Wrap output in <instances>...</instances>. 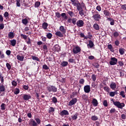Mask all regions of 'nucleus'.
Wrapping results in <instances>:
<instances>
[{"label": "nucleus", "mask_w": 126, "mask_h": 126, "mask_svg": "<svg viewBox=\"0 0 126 126\" xmlns=\"http://www.w3.org/2000/svg\"><path fill=\"white\" fill-rule=\"evenodd\" d=\"M23 89H25V90H29V87L27 85H23Z\"/></svg>", "instance_id": "nucleus-62"}, {"label": "nucleus", "mask_w": 126, "mask_h": 126, "mask_svg": "<svg viewBox=\"0 0 126 126\" xmlns=\"http://www.w3.org/2000/svg\"><path fill=\"white\" fill-rule=\"evenodd\" d=\"M29 126H38V124L34 119H31L29 122Z\"/></svg>", "instance_id": "nucleus-13"}, {"label": "nucleus", "mask_w": 126, "mask_h": 126, "mask_svg": "<svg viewBox=\"0 0 126 126\" xmlns=\"http://www.w3.org/2000/svg\"><path fill=\"white\" fill-rule=\"evenodd\" d=\"M10 42L11 43V46L13 47H15V45H16V39H13L10 40Z\"/></svg>", "instance_id": "nucleus-29"}, {"label": "nucleus", "mask_w": 126, "mask_h": 126, "mask_svg": "<svg viewBox=\"0 0 126 126\" xmlns=\"http://www.w3.org/2000/svg\"><path fill=\"white\" fill-rule=\"evenodd\" d=\"M68 64V62L63 61L62 63H61V65L62 66H66Z\"/></svg>", "instance_id": "nucleus-37"}, {"label": "nucleus", "mask_w": 126, "mask_h": 126, "mask_svg": "<svg viewBox=\"0 0 126 126\" xmlns=\"http://www.w3.org/2000/svg\"><path fill=\"white\" fill-rule=\"evenodd\" d=\"M92 13L93 14L92 17L94 21H98V22H99L101 17V15H100L99 13V12L96 10H93L92 11Z\"/></svg>", "instance_id": "nucleus-1"}, {"label": "nucleus", "mask_w": 126, "mask_h": 126, "mask_svg": "<svg viewBox=\"0 0 126 126\" xmlns=\"http://www.w3.org/2000/svg\"><path fill=\"white\" fill-rule=\"evenodd\" d=\"M67 13L69 14L70 17H73V16H74V13H73L72 11H68Z\"/></svg>", "instance_id": "nucleus-42"}, {"label": "nucleus", "mask_w": 126, "mask_h": 126, "mask_svg": "<svg viewBox=\"0 0 126 126\" xmlns=\"http://www.w3.org/2000/svg\"><path fill=\"white\" fill-rule=\"evenodd\" d=\"M17 60H18V61H20V62H23V61H24V56H20L18 55L17 56Z\"/></svg>", "instance_id": "nucleus-18"}, {"label": "nucleus", "mask_w": 126, "mask_h": 126, "mask_svg": "<svg viewBox=\"0 0 126 126\" xmlns=\"http://www.w3.org/2000/svg\"><path fill=\"white\" fill-rule=\"evenodd\" d=\"M77 19L76 18H73L72 19V23L73 24V25H77Z\"/></svg>", "instance_id": "nucleus-35"}, {"label": "nucleus", "mask_w": 126, "mask_h": 126, "mask_svg": "<svg viewBox=\"0 0 126 126\" xmlns=\"http://www.w3.org/2000/svg\"><path fill=\"white\" fill-rule=\"evenodd\" d=\"M78 92L74 91L72 93L71 96L73 98V97H74V96H77V95H78Z\"/></svg>", "instance_id": "nucleus-52"}, {"label": "nucleus", "mask_w": 126, "mask_h": 126, "mask_svg": "<svg viewBox=\"0 0 126 126\" xmlns=\"http://www.w3.org/2000/svg\"><path fill=\"white\" fill-rule=\"evenodd\" d=\"M116 112V109L115 108H112L110 110V113L111 114H113L114 113Z\"/></svg>", "instance_id": "nucleus-63"}, {"label": "nucleus", "mask_w": 126, "mask_h": 126, "mask_svg": "<svg viewBox=\"0 0 126 126\" xmlns=\"http://www.w3.org/2000/svg\"><path fill=\"white\" fill-rule=\"evenodd\" d=\"M55 14L57 18H60V17L62 16V14H61L60 12H56Z\"/></svg>", "instance_id": "nucleus-54"}, {"label": "nucleus", "mask_w": 126, "mask_h": 126, "mask_svg": "<svg viewBox=\"0 0 126 126\" xmlns=\"http://www.w3.org/2000/svg\"><path fill=\"white\" fill-rule=\"evenodd\" d=\"M82 98L84 101H87V99H88V95L86 94H83L82 95Z\"/></svg>", "instance_id": "nucleus-36"}, {"label": "nucleus", "mask_w": 126, "mask_h": 126, "mask_svg": "<svg viewBox=\"0 0 126 126\" xmlns=\"http://www.w3.org/2000/svg\"><path fill=\"white\" fill-rule=\"evenodd\" d=\"M6 66L8 70H10V69H11V65L10 64H9V63H6Z\"/></svg>", "instance_id": "nucleus-48"}, {"label": "nucleus", "mask_w": 126, "mask_h": 126, "mask_svg": "<svg viewBox=\"0 0 126 126\" xmlns=\"http://www.w3.org/2000/svg\"><path fill=\"white\" fill-rule=\"evenodd\" d=\"M59 115L61 117H63V116H68V115H69V113L66 110H63L60 112Z\"/></svg>", "instance_id": "nucleus-7"}, {"label": "nucleus", "mask_w": 126, "mask_h": 126, "mask_svg": "<svg viewBox=\"0 0 126 126\" xmlns=\"http://www.w3.org/2000/svg\"><path fill=\"white\" fill-rule=\"evenodd\" d=\"M54 48L56 52H60V51H61V47H60V46L58 44L55 45Z\"/></svg>", "instance_id": "nucleus-23"}, {"label": "nucleus", "mask_w": 126, "mask_h": 126, "mask_svg": "<svg viewBox=\"0 0 126 126\" xmlns=\"http://www.w3.org/2000/svg\"><path fill=\"white\" fill-rule=\"evenodd\" d=\"M77 27H83L84 26V22L82 20H79L77 21Z\"/></svg>", "instance_id": "nucleus-9"}, {"label": "nucleus", "mask_w": 126, "mask_h": 126, "mask_svg": "<svg viewBox=\"0 0 126 126\" xmlns=\"http://www.w3.org/2000/svg\"><path fill=\"white\" fill-rule=\"evenodd\" d=\"M5 91V88L3 85L0 84V92H4Z\"/></svg>", "instance_id": "nucleus-28"}, {"label": "nucleus", "mask_w": 126, "mask_h": 126, "mask_svg": "<svg viewBox=\"0 0 126 126\" xmlns=\"http://www.w3.org/2000/svg\"><path fill=\"white\" fill-rule=\"evenodd\" d=\"M104 90H105L106 92H110V88L108 86L104 87L103 88Z\"/></svg>", "instance_id": "nucleus-51"}, {"label": "nucleus", "mask_w": 126, "mask_h": 126, "mask_svg": "<svg viewBox=\"0 0 126 126\" xmlns=\"http://www.w3.org/2000/svg\"><path fill=\"white\" fill-rule=\"evenodd\" d=\"M118 63L120 66H124V61H119Z\"/></svg>", "instance_id": "nucleus-56"}, {"label": "nucleus", "mask_w": 126, "mask_h": 126, "mask_svg": "<svg viewBox=\"0 0 126 126\" xmlns=\"http://www.w3.org/2000/svg\"><path fill=\"white\" fill-rule=\"evenodd\" d=\"M11 83L13 86H17V83L16 82V81L13 80L12 81Z\"/></svg>", "instance_id": "nucleus-59"}, {"label": "nucleus", "mask_w": 126, "mask_h": 126, "mask_svg": "<svg viewBox=\"0 0 126 126\" xmlns=\"http://www.w3.org/2000/svg\"><path fill=\"white\" fill-rule=\"evenodd\" d=\"M48 26H49V25L46 22H44L42 24V28L44 30L48 29Z\"/></svg>", "instance_id": "nucleus-27"}, {"label": "nucleus", "mask_w": 126, "mask_h": 126, "mask_svg": "<svg viewBox=\"0 0 126 126\" xmlns=\"http://www.w3.org/2000/svg\"><path fill=\"white\" fill-rule=\"evenodd\" d=\"M84 82H85V81L84 80V79H81L79 81V83L80 84H84Z\"/></svg>", "instance_id": "nucleus-60"}, {"label": "nucleus", "mask_w": 126, "mask_h": 126, "mask_svg": "<svg viewBox=\"0 0 126 126\" xmlns=\"http://www.w3.org/2000/svg\"><path fill=\"white\" fill-rule=\"evenodd\" d=\"M125 49L124 48H120L119 49V53L120 54V55H124V54H125Z\"/></svg>", "instance_id": "nucleus-44"}, {"label": "nucleus", "mask_w": 126, "mask_h": 126, "mask_svg": "<svg viewBox=\"0 0 126 126\" xmlns=\"http://www.w3.org/2000/svg\"><path fill=\"white\" fill-rule=\"evenodd\" d=\"M9 13H8V12H5V13H4V17L6 18V17H7L8 16H9Z\"/></svg>", "instance_id": "nucleus-64"}, {"label": "nucleus", "mask_w": 126, "mask_h": 126, "mask_svg": "<svg viewBox=\"0 0 126 126\" xmlns=\"http://www.w3.org/2000/svg\"><path fill=\"white\" fill-rule=\"evenodd\" d=\"M20 93V90L18 88H16L15 91H14V93L15 95H17V94H19Z\"/></svg>", "instance_id": "nucleus-38"}, {"label": "nucleus", "mask_w": 126, "mask_h": 126, "mask_svg": "<svg viewBox=\"0 0 126 126\" xmlns=\"http://www.w3.org/2000/svg\"><path fill=\"white\" fill-rule=\"evenodd\" d=\"M0 79H1V83H3V82H4V79H3L1 73H0Z\"/></svg>", "instance_id": "nucleus-47"}, {"label": "nucleus", "mask_w": 126, "mask_h": 126, "mask_svg": "<svg viewBox=\"0 0 126 126\" xmlns=\"http://www.w3.org/2000/svg\"><path fill=\"white\" fill-rule=\"evenodd\" d=\"M8 37L9 39H13L14 38V33L13 32H9L8 34Z\"/></svg>", "instance_id": "nucleus-20"}, {"label": "nucleus", "mask_w": 126, "mask_h": 126, "mask_svg": "<svg viewBox=\"0 0 126 126\" xmlns=\"http://www.w3.org/2000/svg\"><path fill=\"white\" fill-rule=\"evenodd\" d=\"M110 87L111 89H116L117 88V84L115 83L112 82L110 85Z\"/></svg>", "instance_id": "nucleus-22"}, {"label": "nucleus", "mask_w": 126, "mask_h": 126, "mask_svg": "<svg viewBox=\"0 0 126 126\" xmlns=\"http://www.w3.org/2000/svg\"><path fill=\"white\" fill-rule=\"evenodd\" d=\"M20 1H21L20 0H16V5L18 7H20V6H21Z\"/></svg>", "instance_id": "nucleus-55"}, {"label": "nucleus", "mask_w": 126, "mask_h": 126, "mask_svg": "<svg viewBox=\"0 0 126 126\" xmlns=\"http://www.w3.org/2000/svg\"><path fill=\"white\" fill-rule=\"evenodd\" d=\"M35 120L36 122L37 126H38V125H41V120H40V119H39V118H35Z\"/></svg>", "instance_id": "nucleus-49"}, {"label": "nucleus", "mask_w": 126, "mask_h": 126, "mask_svg": "<svg viewBox=\"0 0 126 126\" xmlns=\"http://www.w3.org/2000/svg\"><path fill=\"white\" fill-rule=\"evenodd\" d=\"M31 98V95L30 94H25L23 96V99L25 101H28V100H30Z\"/></svg>", "instance_id": "nucleus-12"}, {"label": "nucleus", "mask_w": 126, "mask_h": 126, "mask_svg": "<svg viewBox=\"0 0 126 126\" xmlns=\"http://www.w3.org/2000/svg\"><path fill=\"white\" fill-rule=\"evenodd\" d=\"M81 5H78L77 7V10L79 11V14L81 16H85V13L84 12V10H83V8L81 7Z\"/></svg>", "instance_id": "nucleus-3"}, {"label": "nucleus", "mask_w": 126, "mask_h": 126, "mask_svg": "<svg viewBox=\"0 0 126 126\" xmlns=\"http://www.w3.org/2000/svg\"><path fill=\"white\" fill-rule=\"evenodd\" d=\"M72 52L74 54L76 55V54H79L81 52V48L79 46H75L73 48Z\"/></svg>", "instance_id": "nucleus-6"}, {"label": "nucleus", "mask_w": 126, "mask_h": 126, "mask_svg": "<svg viewBox=\"0 0 126 126\" xmlns=\"http://www.w3.org/2000/svg\"><path fill=\"white\" fill-rule=\"evenodd\" d=\"M120 96H122L123 98H126V93L124 91L120 92Z\"/></svg>", "instance_id": "nucleus-34"}, {"label": "nucleus", "mask_w": 126, "mask_h": 126, "mask_svg": "<svg viewBox=\"0 0 126 126\" xmlns=\"http://www.w3.org/2000/svg\"><path fill=\"white\" fill-rule=\"evenodd\" d=\"M52 102L54 104H57L58 103V98L56 96L53 97L52 98Z\"/></svg>", "instance_id": "nucleus-39"}, {"label": "nucleus", "mask_w": 126, "mask_h": 126, "mask_svg": "<svg viewBox=\"0 0 126 126\" xmlns=\"http://www.w3.org/2000/svg\"><path fill=\"white\" fill-rule=\"evenodd\" d=\"M54 112H55V108L53 107H50L49 110V114H51V113H54Z\"/></svg>", "instance_id": "nucleus-43"}, {"label": "nucleus", "mask_w": 126, "mask_h": 126, "mask_svg": "<svg viewBox=\"0 0 126 126\" xmlns=\"http://www.w3.org/2000/svg\"><path fill=\"white\" fill-rule=\"evenodd\" d=\"M108 49L110 50V52H112V53H114L115 50H114V48H113V46L112 44H109L108 45Z\"/></svg>", "instance_id": "nucleus-30"}, {"label": "nucleus", "mask_w": 126, "mask_h": 126, "mask_svg": "<svg viewBox=\"0 0 126 126\" xmlns=\"http://www.w3.org/2000/svg\"><path fill=\"white\" fill-rule=\"evenodd\" d=\"M46 37L47 38H48V39H52V37H53V34L50 32L48 33L46 35Z\"/></svg>", "instance_id": "nucleus-46"}, {"label": "nucleus", "mask_w": 126, "mask_h": 126, "mask_svg": "<svg viewBox=\"0 0 126 126\" xmlns=\"http://www.w3.org/2000/svg\"><path fill=\"white\" fill-rule=\"evenodd\" d=\"M118 63V59L115 57H112L111 61L109 62V64L110 65H115Z\"/></svg>", "instance_id": "nucleus-5"}, {"label": "nucleus", "mask_w": 126, "mask_h": 126, "mask_svg": "<svg viewBox=\"0 0 126 126\" xmlns=\"http://www.w3.org/2000/svg\"><path fill=\"white\" fill-rule=\"evenodd\" d=\"M76 102H77V98H72L68 103V106H73Z\"/></svg>", "instance_id": "nucleus-10"}, {"label": "nucleus", "mask_w": 126, "mask_h": 126, "mask_svg": "<svg viewBox=\"0 0 126 126\" xmlns=\"http://www.w3.org/2000/svg\"><path fill=\"white\" fill-rule=\"evenodd\" d=\"M46 89L48 92H57L58 88L54 86H47Z\"/></svg>", "instance_id": "nucleus-2"}, {"label": "nucleus", "mask_w": 126, "mask_h": 126, "mask_svg": "<svg viewBox=\"0 0 126 126\" xmlns=\"http://www.w3.org/2000/svg\"><path fill=\"white\" fill-rule=\"evenodd\" d=\"M40 5H41V2L39 1H37L34 3V7H36V8L40 7Z\"/></svg>", "instance_id": "nucleus-26"}, {"label": "nucleus", "mask_w": 126, "mask_h": 126, "mask_svg": "<svg viewBox=\"0 0 126 126\" xmlns=\"http://www.w3.org/2000/svg\"><path fill=\"white\" fill-rule=\"evenodd\" d=\"M61 16L62 17H63V19H64L65 20H66V19H67V18H68V17H67V16L66 15V13H63L61 14Z\"/></svg>", "instance_id": "nucleus-31"}, {"label": "nucleus", "mask_w": 126, "mask_h": 126, "mask_svg": "<svg viewBox=\"0 0 126 126\" xmlns=\"http://www.w3.org/2000/svg\"><path fill=\"white\" fill-rule=\"evenodd\" d=\"M59 30L63 34H65V33H66V30H65L64 27L63 26H60Z\"/></svg>", "instance_id": "nucleus-16"}, {"label": "nucleus", "mask_w": 126, "mask_h": 126, "mask_svg": "<svg viewBox=\"0 0 126 126\" xmlns=\"http://www.w3.org/2000/svg\"><path fill=\"white\" fill-rule=\"evenodd\" d=\"M62 32L57 31L55 32V35L57 36V37H60V38H63V34Z\"/></svg>", "instance_id": "nucleus-15"}, {"label": "nucleus", "mask_w": 126, "mask_h": 126, "mask_svg": "<svg viewBox=\"0 0 126 126\" xmlns=\"http://www.w3.org/2000/svg\"><path fill=\"white\" fill-rule=\"evenodd\" d=\"M92 79H93V81H96V75L93 74L92 75Z\"/></svg>", "instance_id": "nucleus-57"}, {"label": "nucleus", "mask_w": 126, "mask_h": 126, "mask_svg": "<svg viewBox=\"0 0 126 126\" xmlns=\"http://www.w3.org/2000/svg\"><path fill=\"white\" fill-rule=\"evenodd\" d=\"M27 44H28V45H30L31 46H32V43H31V39H30L29 37L28 38Z\"/></svg>", "instance_id": "nucleus-53"}, {"label": "nucleus", "mask_w": 126, "mask_h": 126, "mask_svg": "<svg viewBox=\"0 0 126 126\" xmlns=\"http://www.w3.org/2000/svg\"><path fill=\"white\" fill-rule=\"evenodd\" d=\"M5 106H6V105H5V103H2L1 104L0 107L2 111H4V110H5Z\"/></svg>", "instance_id": "nucleus-40"}, {"label": "nucleus", "mask_w": 126, "mask_h": 126, "mask_svg": "<svg viewBox=\"0 0 126 126\" xmlns=\"http://www.w3.org/2000/svg\"><path fill=\"white\" fill-rule=\"evenodd\" d=\"M121 8L122 9H123V10H126V4L122 5Z\"/></svg>", "instance_id": "nucleus-61"}, {"label": "nucleus", "mask_w": 126, "mask_h": 126, "mask_svg": "<svg viewBox=\"0 0 126 126\" xmlns=\"http://www.w3.org/2000/svg\"><path fill=\"white\" fill-rule=\"evenodd\" d=\"M91 119L92 121H97L98 117L96 115H94L92 116Z\"/></svg>", "instance_id": "nucleus-41"}, {"label": "nucleus", "mask_w": 126, "mask_h": 126, "mask_svg": "<svg viewBox=\"0 0 126 126\" xmlns=\"http://www.w3.org/2000/svg\"><path fill=\"white\" fill-rule=\"evenodd\" d=\"M92 103L94 107H97L98 106V100L96 98H93Z\"/></svg>", "instance_id": "nucleus-19"}, {"label": "nucleus", "mask_w": 126, "mask_h": 126, "mask_svg": "<svg viewBox=\"0 0 126 126\" xmlns=\"http://www.w3.org/2000/svg\"><path fill=\"white\" fill-rule=\"evenodd\" d=\"M88 48H93L94 47V42L92 40L89 41V44H87Z\"/></svg>", "instance_id": "nucleus-17"}, {"label": "nucleus", "mask_w": 126, "mask_h": 126, "mask_svg": "<svg viewBox=\"0 0 126 126\" xmlns=\"http://www.w3.org/2000/svg\"><path fill=\"white\" fill-rule=\"evenodd\" d=\"M70 1L72 4H73V6H75L76 7L78 6V5H81V4H80L78 0H70Z\"/></svg>", "instance_id": "nucleus-8"}, {"label": "nucleus", "mask_w": 126, "mask_h": 126, "mask_svg": "<svg viewBox=\"0 0 126 126\" xmlns=\"http://www.w3.org/2000/svg\"><path fill=\"white\" fill-rule=\"evenodd\" d=\"M93 28L94 30H100V27L97 23L94 24Z\"/></svg>", "instance_id": "nucleus-24"}, {"label": "nucleus", "mask_w": 126, "mask_h": 126, "mask_svg": "<svg viewBox=\"0 0 126 126\" xmlns=\"http://www.w3.org/2000/svg\"><path fill=\"white\" fill-rule=\"evenodd\" d=\"M119 35H120V34L119 33V32H115L113 33L114 37H117L119 36Z\"/></svg>", "instance_id": "nucleus-58"}, {"label": "nucleus", "mask_w": 126, "mask_h": 126, "mask_svg": "<svg viewBox=\"0 0 126 126\" xmlns=\"http://www.w3.org/2000/svg\"><path fill=\"white\" fill-rule=\"evenodd\" d=\"M103 14L105 16H106L107 19H108L109 17H111V16H112V14H111V13L108 10H104L103 11Z\"/></svg>", "instance_id": "nucleus-11"}, {"label": "nucleus", "mask_w": 126, "mask_h": 126, "mask_svg": "<svg viewBox=\"0 0 126 126\" xmlns=\"http://www.w3.org/2000/svg\"><path fill=\"white\" fill-rule=\"evenodd\" d=\"M107 20H109V21H110V25H115V20L114 19L109 17L107 18Z\"/></svg>", "instance_id": "nucleus-21"}, {"label": "nucleus", "mask_w": 126, "mask_h": 126, "mask_svg": "<svg viewBox=\"0 0 126 126\" xmlns=\"http://www.w3.org/2000/svg\"><path fill=\"white\" fill-rule=\"evenodd\" d=\"M91 89L90 86L89 85L85 86L84 87V90L85 93H89L91 91Z\"/></svg>", "instance_id": "nucleus-14"}, {"label": "nucleus", "mask_w": 126, "mask_h": 126, "mask_svg": "<svg viewBox=\"0 0 126 126\" xmlns=\"http://www.w3.org/2000/svg\"><path fill=\"white\" fill-rule=\"evenodd\" d=\"M78 116V113H76L74 115H72L71 118L73 121H76L77 120V117Z\"/></svg>", "instance_id": "nucleus-25"}, {"label": "nucleus", "mask_w": 126, "mask_h": 126, "mask_svg": "<svg viewBox=\"0 0 126 126\" xmlns=\"http://www.w3.org/2000/svg\"><path fill=\"white\" fill-rule=\"evenodd\" d=\"M31 57L32 60H33V61H36V62H40V59H39L38 57L36 56H34L33 55H32Z\"/></svg>", "instance_id": "nucleus-32"}, {"label": "nucleus", "mask_w": 126, "mask_h": 126, "mask_svg": "<svg viewBox=\"0 0 126 126\" xmlns=\"http://www.w3.org/2000/svg\"><path fill=\"white\" fill-rule=\"evenodd\" d=\"M22 23L24 25H27L28 24V19L27 18H25L22 20Z\"/></svg>", "instance_id": "nucleus-33"}, {"label": "nucleus", "mask_w": 126, "mask_h": 126, "mask_svg": "<svg viewBox=\"0 0 126 126\" xmlns=\"http://www.w3.org/2000/svg\"><path fill=\"white\" fill-rule=\"evenodd\" d=\"M114 106H116L119 109H123L125 105L124 103H120V101H116V102H114Z\"/></svg>", "instance_id": "nucleus-4"}, {"label": "nucleus", "mask_w": 126, "mask_h": 126, "mask_svg": "<svg viewBox=\"0 0 126 126\" xmlns=\"http://www.w3.org/2000/svg\"><path fill=\"white\" fill-rule=\"evenodd\" d=\"M42 68L43 69H45V70H48V69H49L50 68L49 66H48V65H47V64H45L43 65Z\"/></svg>", "instance_id": "nucleus-45"}, {"label": "nucleus", "mask_w": 126, "mask_h": 126, "mask_svg": "<svg viewBox=\"0 0 126 126\" xmlns=\"http://www.w3.org/2000/svg\"><path fill=\"white\" fill-rule=\"evenodd\" d=\"M103 105L104 107H108V101L107 100H104L103 102Z\"/></svg>", "instance_id": "nucleus-50"}]
</instances>
